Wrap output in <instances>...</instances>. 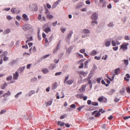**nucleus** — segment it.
Segmentation results:
<instances>
[{
    "mask_svg": "<svg viewBox=\"0 0 130 130\" xmlns=\"http://www.w3.org/2000/svg\"><path fill=\"white\" fill-rule=\"evenodd\" d=\"M50 24V22H48L45 24L43 26L42 28L43 30L47 33L51 31V28L49 27Z\"/></svg>",
    "mask_w": 130,
    "mask_h": 130,
    "instance_id": "f257e3e1",
    "label": "nucleus"
},
{
    "mask_svg": "<svg viewBox=\"0 0 130 130\" xmlns=\"http://www.w3.org/2000/svg\"><path fill=\"white\" fill-rule=\"evenodd\" d=\"M45 13L46 15V17L49 19H51L54 18L53 15L51 14V13L48 10H47L45 11Z\"/></svg>",
    "mask_w": 130,
    "mask_h": 130,
    "instance_id": "f03ea898",
    "label": "nucleus"
},
{
    "mask_svg": "<svg viewBox=\"0 0 130 130\" xmlns=\"http://www.w3.org/2000/svg\"><path fill=\"white\" fill-rule=\"evenodd\" d=\"M128 45V43H124L121 45L120 49H122L123 51L126 50L127 49V46Z\"/></svg>",
    "mask_w": 130,
    "mask_h": 130,
    "instance_id": "7ed1b4c3",
    "label": "nucleus"
},
{
    "mask_svg": "<svg viewBox=\"0 0 130 130\" xmlns=\"http://www.w3.org/2000/svg\"><path fill=\"white\" fill-rule=\"evenodd\" d=\"M91 18L92 20H96L98 19V14L95 12H94L91 15Z\"/></svg>",
    "mask_w": 130,
    "mask_h": 130,
    "instance_id": "20e7f679",
    "label": "nucleus"
},
{
    "mask_svg": "<svg viewBox=\"0 0 130 130\" xmlns=\"http://www.w3.org/2000/svg\"><path fill=\"white\" fill-rule=\"evenodd\" d=\"M29 8L32 10L35 11L37 10V5L34 4H30L29 6Z\"/></svg>",
    "mask_w": 130,
    "mask_h": 130,
    "instance_id": "39448f33",
    "label": "nucleus"
},
{
    "mask_svg": "<svg viewBox=\"0 0 130 130\" xmlns=\"http://www.w3.org/2000/svg\"><path fill=\"white\" fill-rule=\"evenodd\" d=\"M111 41L110 39H107L105 40L104 42V44L106 47H108L110 45Z\"/></svg>",
    "mask_w": 130,
    "mask_h": 130,
    "instance_id": "423d86ee",
    "label": "nucleus"
},
{
    "mask_svg": "<svg viewBox=\"0 0 130 130\" xmlns=\"http://www.w3.org/2000/svg\"><path fill=\"white\" fill-rule=\"evenodd\" d=\"M19 76V73L18 71H16L15 73L13 74V79L14 80H17Z\"/></svg>",
    "mask_w": 130,
    "mask_h": 130,
    "instance_id": "0eeeda50",
    "label": "nucleus"
},
{
    "mask_svg": "<svg viewBox=\"0 0 130 130\" xmlns=\"http://www.w3.org/2000/svg\"><path fill=\"white\" fill-rule=\"evenodd\" d=\"M31 28V26L28 24H26L24 25L22 27V29L26 31Z\"/></svg>",
    "mask_w": 130,
    "mask_h": 130,
    "instance_id": "6e6552de",
    "label": "nucleus"
},
{
    "mask_svg": "<svg viewBox=\"0 0 130 130\" xmlns=\"http://www.w3.org/2000/svg\"><path fill=\"white\" fill-rule=\"evenodd\" d=\"M84 3L83 2H79L78 3L77 5L75 7V9L77 10L79 9L80 7L84 5Z\"/></svg>",
    "mask_w": 130,
    "mask_h": 130,
    "instance_id": "1a4fd4ad",
    "label": "nucleus"
},
{
    "mask_svg": "<svg viewBox=\"0 0 130 130\" xmlns=\"http://www.w3.org/2000/svg\"><path fill=\"white\" fill-rule=\"evenodd\" d=\"M11 12L13 13H19L20 11L19 10H17L15 8H13L11 9Z\"/></svg>",
    "mask_w": 130,
    "mask_h": 130,
    "instance_id": "9d476101",
    "label": "nucleus"
},
{
    "mask_svg": "<svg viewBox=\"0 0 130 130\" xmlns=\"http://www.w3.org/2000/svg\"><path fill=\"white\" fill-rule=\"evenodd\" d=\"M22 17L23 19V20L25 21H28L29 19L28 18V16L26 14H24L22 15Z\"/></svg>",
    "mask_w": 130,
    "mask_h": 130,
    "instance_id": "9b49d317",
    "label": "nucleus"
},
{
    "mask_svg": "<svg viewBox=\"0 0 130 130\" xmlns=\"http://www.w3.org/2000/svg\"><path fill=\"white\" fill-rule=\"evenodd\" d=\"M60 2V0H59L57 1L52 6V8H55L58 5Z\"/></svg>",
    "mask_w": 130,
    "mask_h": 130,
    "instance_id": "f8f14e48",
    "label": "nucleus"
},
{
    "mask_svg": "<svg viewBox=\"0 0 130 130\" xmlns=\"http://www.w3.org/2000/svg\"><path fill=\"white\" fill-rule=\"evenodd\" d=\"M57 86L58 84L57 82L53 83L52 85V89L53 90L57 88Z\"/></svg>",
    "mask_w": 130,
    "mask_h": 130,
    "instance_id": "ddd939ff",
    "label": "nucleus"
},
{
    "mask_svg": "<svg viewBox=\"0 0 130 130\" xmlns=\"http://www.w3.org/2000/svg\"><path fill=\"white\" fill-rule=\"evenodd\" d=\"M11 92L8 91L7 92L4 93L3 95V97L4 98H7L11 95Z\"/></svg>",
    "mask_w": 130,
    "mask_h": 130,
    "instance_id": "4468645a",
    "label": "nucleus"
},
{
    "mask_svg": "<svg viewBox=\"0 0 130 130\" xmlns=\"http://www.w3.org/2000/svg\"><path fill=\"white\" fill-rule=\"evenodd\" d=\"M82 32L83 34H86L87 35L90 33V31L87 29H85L82 30Z\"/></svg>",
    "mask_w": 130,
    "mask_h": 130,
    "instance_id": "2eb2a0df",
    "label": "nucleus"
},
{
    "mask_svg": "<svg viewBox=\"0 0 130 130\" xmlns=\"http://www.w3.org/2000/svg\"><path fill=\"white\" fill-rule=\"evenodd\" d=\"M86 86L85 85H84L82 86L81 88L79 89V90L80 92H83L85 91V89Z\"/></svg>",
    "mask_w": 130,
    "mask_h": 130,
    "instance_id": "dca6fc26",
    "label": "nucleus"
},
{
    "mask_svg": "<svg viewBox=\"0 0 130 130\" xmlns=\"http://www.w3.org/2000/svg\"><path fill=\"white\" fill-rule=\"evenodd\" d=\"M60 31L63 33H64L66 30V28L63 26H62L60 29Z\"/></svg>",
    "mask_w": 130,
    "mask_h": 130,
    "instance_id": "f3484780",
    "label": "nucleus"
},
{
    "mask_svg": "<svg viewBox=\"0 0 130 130\" xmlns=\"http://www.w3.org/2000/svg\"><path fill=\"white\" fill-rule=\"evenodd\" d=\"M100 4H103L102 7H104L106 6V2L104 0H100Z\"/></svg>",
    "mask_w": 130,
    "mask_h": 130,
    "instance_id": "a211bd4d",
    "label": "nucleus"
},
{
    "mask_svg": "<svg viewBox=\"0 0 130 130\" xmlns=\"http://www.w3.org/2000/svg\"><path fill=\"white\" fill-rule=\"evenodd\" d=\"M28 40L26 41V43L29 41H31L33 40L32 37V35L30 36L29 35H28L27 37Z\"/></svg>",
    "mask_w": 130,
    "mask_h": 130,
    "instance_id": "6ab92c4d",
    "label": "nucleus"
},
{
    "mask_svg": "<svg viewBox=\"0 0 130 130\" xmlns=\"http://www.w3.org/2000/svg\"><path fill=\"white\" fill-rule=\"evenodd\" d=\"M130 78V76L128 74H126L125 77H124V80L127 82H128L129 79V78Z\"/></svg>",
    "mask_w": 130,
    "mask_h": 130,
    "instance_id": "aec40b11",
    "label": "nucleus"
},
{
    "mask_svg": "<svg viewBox=\"0 0 130 130\" xmlns=\"http://www.w3.org/2000/svg\"><path fill=\"white\" fill-rule=\"evenodd\" d=\"M97 54V52L95 50H93L92 51L90 54V55L91 56H94L96 55Z\"/></svg>",
    "mask_w": 130,
    "mask_h": 130,
    "instance_id": "412c9836",
    "label": "nucleus"
},
{
    "mask_svg": "<svg viewBox=\"0 0 130 130\" xmlns=\"http://www.w3.org/2000/svg\"><path fill=\"white\" fill-rule=\"evenodd\" d=\"M35 90H32L29 91L28 93V95L29 96H31L32 94L34 93L35 92Z\"/></svg>",
    "mask_w": 130,
    "mask_h": 130,
    "instance_id": "4be33fe9",
    "label": "nucleus"
},
{
    "mask_svg": "<svg viewBox=\"0 0 130 130\" xmlns=\"http://www.w3.org/2000/svg\"><path fill=\"white\" fill-rule=\"evenodd\" d=\"M94 75V73L92 72H91L88 76V77L87 79H90Z\"/></svg>",
    "mask_w": 130,
    "mask_h": 130,
    "instance_id": "5701e85b",
    "label": "nucleus"
},
{
    "mask_svg": "<svg viewBox=\"0 0 130 130\" xmlns=\"http://www.w3.org/2000/svg\"><path fill=\"white\" fill-rule=\"evenodd\" d=\"M72 50V48L70 47L67 50L66 52V54L68 55Z\"/></svg>",
    "mask_w": 130,
    "mask_h": 130,
    "instance_id": "b1692460",
    "label": "nucleus"
},
{
    "mask_svg": "<svg viewBox=\"0 0 130 130\" xmlns=\"http://www.w3.org/2000/svg\"><path fill=\"white\" fill-rule=\"evenodd\" d=\"M93 21L91 23L92 26H94L95 25H97L98 24V22L96 20H93Z\"/></svg>",
    "mask_w": 130,
    "mask_h": 130,
    "instance_id": "393cba45",
    "label": "nucleus"
},
{
    "mask_svg": "<svg viewBox=\"0 0 130 130\" xmlns=\"http://www.w3.org/2000/svg\"><path fill=\"white\" fill-rule=\"evenodd\" d=\"M25 66H24L22 67H20L18 69V71H20V72H22L25 69Z\"/></svg>",
    "mask_w": 130,
    "mask_h": 130,
    "instance_id": "a878e982",
    "label": "nucleus"
},
{
    "mask_svg": "<svg viewBox=\"0 0 130 130\" xmlns=\"http://www.w3.org/2000/svg\"><path fill=\"white\" fill-rule=\"evenodd\" d=\"M76 56L77 57H79L80 58H82L83 57V55L80 54L78 53H76Z\"/></svg>",
    "mask_w": 130,
    "mask_h": 130,
    "instance_id": "bb28decb",
    "label": "nucleus"
},
{
    "mask_svg": "<svg viewBox=\"0 0 130 130\" xmlns=\"http://www.w3.org/2000/svg\"><path fill=\"white\" fill-rule=\"evenodd\" d=\"M10 31V29H7L5 30L3 32L4 34H7L9 33Z\"/></svg>",
    "mask_w": 130,
    "mask_h": 130,
    "instance_id": "cd10ccee",
    "label": "nucleus"
},
{
    "mask_svg": "<svg viewBox=\"0 0 130 130\" xmlns=\"http://www.w3.org/2000/svg\"><path fill=\"white\" fill-rule=\"evenodd\" d=\"M53 100H51L46 103V104L47 106L51 105L52 103Z\"/></svg>",
    "mask_w": 130,
    "mask_h": 130,
    "instance_id": "c85d7f7f",
    "label": "nucleus"
},
{
    "mask_svg": "<svg viewBox=\"0 0 130 130\" xmlns=\"http://www.w3.org/2000/svg\"><path fill=\"white\" fill-rule=\"evenodd\" d=\"M22 93V92L20 91L18 93L14 96V97L16 98H18L19 96Z\"/></svg>",
    "mask_w": 130,
    "mask_h": 130,
    "instance_id": "c756f323",
    "label": "nucleus"
},
{
    "mask_svg": "<svg viewBox=\"0 0 130 130\" xmlns=\"http://www.w3.org/2000/svg\"><path fill=\"white\" fill-rule=\"evenodd\" d=\"M73 82V80H69L66 83L70 85L72 84Z\"/></svg>",
    "mask_w": 130,
    "mask_h": 130,
    "instance_id": "7c9ffc66",
    "label": "nucleus"
},
{
    "mask_svg": "<svg viewBox=\"0 0 130 130\" xmlns=\"http://www.w3.org/2000/svg\"><path fill=\"white\" fill-rule=\"evenodd\" d=\"M57 124L59 125H60L61 126H62L64 125V123L59 121H58Z\"/></svg>",
    "mask_w": 130,
    "mask_h": 130,
    "instance_id": "2f4dec72",
    "label": "nucleus"
},
{
    "mask_svg": "<svg viewBox=\"0 0 130 130\" xmlns=\"http://www.w3.org/2000/svg\"><path fill=\"white\" fill-rule=\"evenodd\" d=\"M83 94H77L76 95V97L78 98L82 99L83 97Z\"/></svg>",
    "mask_w": 130,
    "mask_h": 130,
    "instance_id": "473e14b6",
    "label": "nucleus"
},
{
    "mask_svg": "<svg viewBox=\"0 0 130 130\" xmlns=\"http://www.w3.org/2000/svg\"><path fill=\"white\" fill-rule=\"evenodd\" d=\"M88 73L85 72L83 71H81L80 72V75H82L84 76H86L87 74Z\"/></svg>",
    "mask_w": 130,
    "mask_h": 130,
    "instance_id": "72a5a7b5",
    "label": "nucleus"
},
{
    "mask_svg": "<svg viewBox=\"0 0 130 130\" xmlns=\"http://www.w3.org/2000/svg\"><path fill=\"white\" fill-rule=\"evenodd\" d=\"M90 59H88L87 61H86L85 63V67L86 68L87 67V64L88 62H90Z\"/></svg>",
    "mask_w": 130,
    "mask_h": 130,
    "instance_id": "f704fd0d",
    "label": "nucleus"
},
{
    "mask_svg": "<svg viewBox=\"0 0 130 130\" xmlns=\"http://www.w3.org/2000/svg\"><path fill=\"white\" fill-rule=\"evenodd\" d=\"M42 72L46 74L49 71L47 69H44L42 70Z\"/></svg>",
    "mask_w": 130,
    "mask_h": 130,
    "instance_id": "c9c22d12",
    "label": "nucleus"
},
{
    "mask_svg": "<svg viewBox=\"0 0 130 130\" xmlns=\"http://www.w3.org/2000/svg\"><path fill=\"white\" fill-rule=\"evenodd\" d=\"M120 69L119 68H118L116 69L115 70V74L116 75H118V72L120 70Z\"/></svg>",
    "mask_w": 130,
    "mask_h": 130,
    "instance_id": "e433bc0d",
    "label": "nucleus"
},
{
    "mask_svg": "<svg viewBox=\"0 0 130 130\" xmlns=\"http://www.w3.org/2000/svg\"><path fill=\"white\" fill-rule=\"evenodd\" d=\"M125 89L124 87H123L122 89L120 90V92L122 94H123L125 92Z\"/></svg>",
    "mask_w": 130,
    "mask_h": 130,
    "instance_id": "4c0bfd02",
    "label": "nucleus"
},
{
    "mask_svg": "<svg viewBox=\"0 0 130 130\" xmlns=\"http://www.w3.org/2000/svg\"><path fill=\"white\" fill-rule=\"evenodd\" d=\"M7 85V84L6 83H5L3 85H2L1 86V88L2 89H4L5 88V87Z\"/></svg>",
    "mask_w": 130,
    "mask_h": 130,
    "instance_id": "58836bf2",
    "label": "nucleus"
},
{
    "mask_svg": "<svg viewBox=\"0 0 130 130\" xmlns=\"http://www.w3.org/2000/svg\"><path fill=\"white\" fill-rule=\"evenodd\" d=\"M37 78L34 77L32 78L31 79V81L33 82H35L37 81Z\"/></svg>",
    "mask_w": 130,
    "mask_h": 130,
    "instance_id": "ea45409f",
    "label": "nucleus"
},
{
    "mask_svg": "<svg viewBox=\"0 0 130 130\" xmlns=\"http://www.w3.org/2000/svg\"><path fill=\"white\" fill-rule=\"evenodd\" d=\"M101 56H95L94 57V58L97 60H99L101 59Z\"/></svg>",
    "mask_w": 130,
    "mask_h": 130,
    "instance_id": "a19ab883",
    "label": "nucleus"
},
{
    "mask_svg": "<svg viewBox=\"0 0 130 130\" xmlns=\"http://www.w3.org/2000/svg\"><path fill=\"white\" fill-rule=\"evenodd\" d=\"M12 78V76L11 75H10L8 76L6 78V80L7 81H9L11 80Z\"/></svg>",
    "mask_w": 130,
    "mask_h": 130,
    "instance_id": "79ce46f5",
    "label": "nucleus"
},
{
    "mask_svg": "<svg viewBox=\"0 0 130 130\" xmlns=\"http://www.w3.org/2000/svg\"><path fill=\"white\" fill-rule=\"evenodd\" d=\"M89 79H88V80H89ZM91 82H92V83H93L95 84L96 83V78L95 77H93L92 79L91 80Z\"/></svg>",
    "mask_w": 130,
    "mask_h": 130,
    "instance_id": "37998d69",
    "label": "nucleus"
},
{
    "mask_svg": "<svg viewBox=\"0 0 130 130\" xmlns=\"http://www.w3.org/2000/svg\"><path fill=\"white\" fill-rule=\"evenodd\" d=\"M50 56V54H48L47 55H45V56H43L42 57L41 59H44L46 58H47L49 56Z\"/></svg>",
    "mask_w": 130,
    "mask_h": 130,
    "instance_id": "c03bdc74",
    "label": "nucleus"
},
{
    "mask_svg": "<svg viewBox=\"0 0 130 130\" xmlns=\"http://www.w3.org/2000/svg\"><path fill=\"white\" fill-rule=\"evenodd\" d=\"M108 27H112L113 26V24L112 22H111L109 23L107 25Z\"/></svg>",
    "mask_w": 130,
    "mask_h": 130,
    "instance_id": "a18cd8bd",
    "label": "nucleus"
},
{
    "mask_svg": "<svg viewBox=\"0 0 130 130\" xmlns=\"http://www.w3.org/2000/svg\"><path fill=\"white\" fill-rule=\"evenodd\" d=\"M70 38L67 37L65 39V40L67 42H69L70 41Z\"/></svg>",
    "mask_w": 130,
    "mask_h": 130,
    "instance_id": "49530a36",
    "label": "nucleus"
},
{
    "mask_svg": "<svg viewBox=\"0 0 130 130\" xmlns=\"http://www.w3.org/2000/svg\"><path fill=\"white\" fill-rule=\"evenodd\" d=\"M124 38L125 40H130V36L129 37L127 36H125Z\"/></svg>",
    "mask_w": 130,
    "mask_h": 130,
    "instance_id": "de8ad7c7",
    "label": "nucleus"
},
{
    "mask_svg": "<svg viewBox=\"0 0 130 130\" xmlns=\"http://www.w3.org/2000/svg\"><path fill=\"white\" fill-rule=\"evenodd\" d=\"M6 18L8 20H9L12 19V18L11 16L8 15L7 16Z\"/></svg>",
    "mask_w": 130,
    "mask_h": 130,
    "instance_id": "09e8293b",
    "label": "nucleus"
},
{
    "mask_svg": "<svg viewBox=\"0 0 130 130\" xmlns=\"http://www.w3.org/2000/svg\"><path fill=\"white\" fill-rule=\"evenodd\" d=\"M55 67H56L55 64H52L50 67V68L51 70H53L55 68Z\"/></svg>",
    "mask_w": 130,
    "mask_h": 130,
    "instance_id": "8fccbe9b",
    "label": "nucleus"
},
{
    "mask_svg": "<svg viewBox=\"0 0 130 130\" xmlns=\"http://www.w3.org/2000/svg\"><path fill=\"white\" fill-rule=\"evenodd\" d=\"M85 106V105L82 106H80V107H79L78 108H77V109L79 111H80L82 109L84 108V107Z\"/></svg>",
    "mask_w": 130,
    "mask_h": 130,
    "instance_id": "3c124183",
    "label": "nucleus"
},
{
    "mask_svg": "<svg viewBox=\"0 0 130 130\" xmlns=\"http://www.w3.org/2000/svg\"><path fill=\"white\" fill-rule=\"evenodd\" d=\"M37 19L39 20H41L42 19V15L40 14H39Z\"/></svg>",
    "mask_w": 130,
    "mask_h": 130,
    "instance_id": "603ef678",
    "label": "nucleus"
},
{
    "mask_svg": "<svg viewBox=\"0 0 130 130\" xmlns=\"http://www.w3.org/2000/svg\"><path fill=\"white\" fill-rule=\"evenodd\" d=\"M8 59V57H7L6 56H4V58L3 60L4 61H7Z\"/></svg>",
    "mask_w": 130,
    "mask_h": 130,
    "instance_id": "864d4df0",
    "label": "nucleus"
},
{
    "mask_svg": "<svg viewBox=\"0 0 130 130\" xmlns=\"http://www.w3.org/2000/svg\"><path fill=\"white\" fill-rule=\"evenodd\" d=\"M88 83L89 85H90V87L91 88L92 87V85L91 83V80H88Z\"/></svg>",
    "mask_w": 130,
    "mask_h": 130,
    "instance_id": "5fc2aeb1",
    "label": "nucleus"
},
{
    "mask_svg": "<svg viewBox=\"0 0 130 130\" xmlns=\"http://www.w3.org/2000/svg\"><path fill=\"white\" fill-rule=\"evenodd\" d=\"M103 98L104 97L103 96L100 97L98 99L99 101H103Z\"/></svg>",
    "mask_w": 130,
    "mask_h": 130,
    "instance_id": "6e6d98bb",
    "label": "nucleus"
},
{
    "mask_svg": "<svg viewBox=\"0 0 130 130\" xmlns=\"http://www.w3.org/2000/svg\"><path fill=\"white\" fill-rule=\"evenodd\" d=\"M124 62L125 64L127 66L128 63V60H124Z\"/></svg>",
    "mask_w": 130,
    "mask_h": 130,
    "instance_id": "4d7b16f0",
    "label": "nucleus"
},
{
    "mask_svg": "<svg viewBox=\"0 0 130 130\" xmlns=\"http://www.w3.org/2000/svg\"><path fill=\"white\" fill-rule=\"evenodd\" d=\"M108 56L107 55H105V57H104V56H103L102 57V59L104 60H107V59L108 57Z\"/></svg>",
    "mask_w": 130,
    "mask_h": 130,
    "instance_id": "13d9d810",
    "label": "nucleus"
},
{
    "mask_svg": "<svg viewBox=\"0 0 130 130\" xmlns=\"http://www.w3.org/2000/svg\"><path fill=\"white\" fill-rule=\"evenodd\" d=\"M97 69V67L95 65H94L92 68V70L94 71L96 70Z\"/></svg>",
    "mask_w": 130,
    "mask_h": 130,
    "instance_id": "bf43d9fd",
    "label": "nucleus"
},
{
    "mask_svg": "<svg viewBox=\"0 0 130 130\" xmlns=\"http://www.w3.org/2000/svg\"><path fill=\"white\" fill-rule=\"evenodd\" d=\"M16 18L18 20L20 21L21 18V17L19 15H17L16 17Z\"/></svg>",
    "mask_w": 130,
    "mask_h": 130,
    "instance_id": "052dcab7",
    "label": "nucleus"
},
{
    "mask_svg": "<svg viewBox=\"0 0 130 130\" xmlns=\"http://www.w3.org/2000/svg\"><path fill=\"white\" fill-rule=\"evenodd\" d=\"M101 79V78H98L96 80L98 83H100Z\"/></svg>",
    "mask_w": 130,
    "mask_h": 130,
    "instance_id": "680f3d73",
    "label": "nucleus"
},
{
    "mask_svg": "<svg viewBox=\"0 0 130 130\" xmlns=\"http://www.w3.org/2000/svg\"><path fill=\"white\" fill-rule=\"evenodd\" d=\"M92 104L94 106H98V103L96 102H92Z\"/></svg>",
    "mask_w": 130,
    "mask_h": 130,
    "instance_id": "e2e57ef3",
    "label": "nucleus"
},
{
    "mask_svg": "<svg viewBox=\"0 0 130 130\" xmlns=\"http://www.w3.org/2000/svg\"><path fill=\"white\" fill-rule=\"evenodd\" d=\"M66 116V115L65 114L63 115L62 116H61L60 117V119H62L64 118Z\"/></svg>",
    "mask_w": 130,
    "mask_h": 130,
    "instance_id": "0e129e2a",
    "label": "nucleus"
},
{
    "mask_svg": "<svg viewBox=\"0 0 130 130\" xmlns=\"http://www.w3.org/2000/svg\"><path fill=\"white\" fill-rule=\"evenodd\" d=\"M101 115V113L98 112L95 116L94 117H99Z\"/></svg>",
    "mask_w": 130,
    "mask_h": 130,
    "instance_id": "69168bd1",
    "label": "nucleus"
},
{
    "mask_svg": "<svg viewBox=\"0 0 130 130\" xmlns=\"http://www.w3.org/2000/svg\"><path fill=\"white\" fill-rule=\"evenodd\" d=\"M112 46H115L116 45V44L115 42L114 41H112Z\"/></svg>",
    "mask_w": 130,
    "mask_h": 130,
    "instance_id": "338daca9",
    "label": "nucleus"
},
{
    "mask_svg": "<svg viewBox=\"0 0 130 130\" xmlns=\"http://www.w3.org/2000/svg\"><path fill=\"white\" fill-rule=\"evenodd\" d=\"M126 90L128 93H130V87L127 88H126Z\"/></svg>",
    "mask_w": 130,
    "mask_h": 130,
    "instance_id": "774afa93",
    "label": "nucleus"
}]
</instances>
